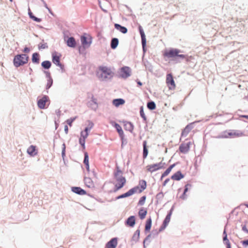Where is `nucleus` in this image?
I'll list each match as a JSON object with an SVG mask.
<instances>
[{
  "mask_svg": "<svg viewBox=\"0 0 248 248\" xmlns=\"http://www.w3.org/2000/svg\"><path fill=\"white\" fill-rule=\"evenodd\" d=\"M199 122V121H196L194 122L188 124L185 127L182 129L181 134V137H186L189 132L194 128V124Z\"/></svg>",
  "mask_w": 248,
  "mask_h": 248,
  "instance_id": "14",
  "label": "nucleus"
},
{
  "mask_svg": "<svg viewBox=\"0 0 248 248\" xmlns=\"http://www.w3.org/2000/svg\"><path fill=\"white\" fill-rule=\"evenodd\" d=\"M152 225V220L151 217L150 216L149 217L147 218V219L146 220L144 228V233L145 234L147 233H150V234H151V235L152 237V238H155L161 232H159V229L157 230L155 229L152 230V231L151 232Z\"/></svg>",
  "mask_w": 248,
  "mask_h": 248,
  "instance_id": "7",
  "label": "nucleus"
},
{
  "mask_svg": "<svg viewBox=\"0 0 248 248\" xmlns=\"http://www.w3.org/2000/svg\"><path fill=\"white\" fill-rule=\"evenodd\" d=\"M115 75L110 67L104 65H100L98 67V71H96V77L101 81H107L111 80Z\"/></svg>",
  "mask_w": 248,
  "mask_h": 248,
  "instance_id": "4",
  "label": "nucleus"
},
{
  "mask_svg": "<svg viewBox=\"0 0 248 248\" xmlns=\"http://www.w3.org/2000/svg\"><path fill=\"white\" fill-rule=\"evenodd\" d=\"M89 104L91 108L94 111H96L98 107L97 99L93 94L91 101L89 102Z\"/></svg>",
  "mask_w": 248,
  "mask_h": 248,
  "instance_id": "24",
  "label": "nucleus"
},
{
  "mask_svg": "<svg viewBox=\"0 0 248 248\" xmlns=\"http://www.w3.org/2000/svg\"><path fill=\"white\" fill-rule=\"evenodd\" d=\"M166 82L169 90H172L175 88L176 85L173 76L171 73L167 74Z\"/></svg>",
  "mask_w": 248,
  "mask_h": 248,
  "instance_id": "12",
  "label": "nucleus"
},
{
  "mask_svg": "<svg viewBox=\"0 0 248 248\" xmlns=\"http://www.w3.org/2000/svg\"><path fill=\"white\" fill-rule=\"evenodd\" d=\"M164 197V193L162 191H160L159 193H158L156 196L155 198L156 200H158L161 201V200L163 199V198Z\"/></svg>",
  "mask_w": 248,
  "mask_h": 248,
  "instance_id": "50",
  "label": "nucleus"
},
{
  "mask_svg": "<svg viewBox=\"0 0 248 248\" xmlns=\"http://www.w3.org/2000/svg\"><path fill=\"white\" fill-rule=\"evenodd\" d=\"M30 57L28 54L18 53L13 58V65L16 68H17L28 63Z\"/></svg>",
  "mask_w": 248,
  "mask_h": 248,
  "instance_id": "5",
  "label": "nucleus"
},
{
  "mask_svg": "<svg viewBox=\"0 0 248 248\" xmlns=\"http://www.w3.org/2000/svg\"><path fill=\"white\" fill-rule=\"evenodd\" d=\"M62 55L61 53L54 51L51 53L52 62L56 65L61 62Z\"/></svg>",
  "mask_w": 248,
  "mask_h": 248,
  "instance_id": "17",
  "label": "nucleus"
},
{
  "mask_svg": "<svg viewBox=\"0 0 248 248\" xmlns=\"http://www.w3.org/2000/svg\"><path fill=\"white\" fill-rule=\"evenodd\" d=\"M242 227V231L244 232L245 233H247L248 234V229L247 227V226H246V224H242L241 225Z\"/></svg>",
  "mask_w": 248,
  "mask_h": 248,
  "instance_id": "61",
  "label": "nucleus"
},
{
  "mask_svg": "<svg viewBox=\"0 0 248 248\" xmlns=\"http://www.w3.org/2000/svg\"><path fill=\"white\" fill-rule=\"evenodd\" d=\"M240 243L244 248L248 247V239L242 240L240 242Z\"/></svg>",
  "mask_w": 248,
  "mask_h": 248,
  "instance_id": "58",
  "label": "nucleus"
},
{
  "mask_svg": "<svg viewBox=\"0 0 248 248\" xmlns=\"http://www.w3.org/2000/svg\"><path fill=\"white\" fill-rule=\"evenodd\" d=\"M83 163L85 165L88 174L89 175L91 170L90 169L89 156L87 152H84V159Z\"/></svg>",
  "mask_w": 248,
  "mask_h": 248,
  "instance_id": "20",
  "label": "nucleus"
},
{
  "mask_svg": "<svg viewBox=\"0 0 248 248\" xmlns=\"http://www.w3.org/2000/svg\"><path fill=\"white\" fill-rule=\"evenodd\" d=\"M84 182L86 186L89 188H91L93 185V182L90 177L84 176Z\"/></svg>",
  "mask_w": 248,
  "mask_h": 248,
  "instance_id": "34",
  "label": "nucleus"
},
{
  "mask_svg": "<svg viewBox=\"0 0 248 248\" xmlns=\"http://www.w3.org/2000/svg\"><path fill=\"white\" fill-rule=\"evenodd\" d=\"M136 223V217L134 215L130 216L124 221L125 226L129 228H133Z\"/></svg>",
  "mask_w": 248,
  "mask_h": 248,
  "instance_id": "15",
  "label": "nucleus"
},
{
  "mask_svg": "<svg viewBox=\"0 0 248 248\" xmlns=\"http://www.w3.org/2000/svg\"><path fill=\"white\" fill-rule=\"evenodd\" d=\"M170 217H169L167 216H166L165 218L164 219L163 222L164 224H166V225L168 226L170 221Z\"/></svg>",
  "mask_w": 248,
  "mask_h": 248,
  "instance_id": "55",
  "label": "nucleus"
},
{
  "mask_svg": "<svg viewBox=\"0 0 248 248\" xmlns=\"http://www.w3.org/2000/svg\"><path fill=\"white\" fill-rule=\"evenodd\" d=\"M81 45L78 44V50L79 54L86 55V50L89 48L93 42V37L89 33L84 32L80 37Z\"/></svg>",
  "mask_w": 248,
  "mask_h": 248,
  "instance_id": "3",
  "label": "nucleus"
},
{
  "mask_svg": "<svg viewBox=\"0 0 248 248\" xmlns=\"http://www.w3.org/2000/svg\"><path fill=\"white\" fill-rule=\"evenodd\" d=\"M178 163H179V162H177L172 164H171L169 166L168 169L171 171L172 169Z\"/></svg>",
  "mask_w": 248,
  "mask_h": 248,
  "instance_id": "63",
  "label": "nucleus"
},
{
  "mask_svg": "<svg viewBox=\"0 0 248 248\" xmlns=\"http://www.w3.org/2000/svg\"><path fill=\"white\" fill-rule=\"evenodd\" d=\"M31 62L33 63L38 64L40 63V55L38 52H34L31 55Z\"/></svg>",
  "mask_w": 248,
  "mask_h": 248,
  "instance_id": "27",
  "label": "nucleus"
},
{
  "mask_svg": "<svg viewBox=\"0 0 248 248\" xmlns=\"http://www.w3.org/2000/svg\"><path fill=\"white\" fill-rule=\"evenodd\" d=\"M63 35V40L64 43L66 44L67 46L75 48L78 47V43L75 38L73 36H69L68 34L70 33L68 30H64L62 32Z\"/></svg>",
  "mask_w": 248,
  "mask_h": 248,
  "instance_id": "8",
  "label": "nucleus"
},
{
  "mask_svg": "<svg viewBox=\"0 0 248 248\" xmlns=\"http://www.w3.org/2000/svg\"><path fill=\"white\" fill-rule=\"evenodd\" d=\"M125 103V100L121 98H115L112 101V105L116 108H118L120 106L124 105Z\"/></svg>",
  "mask_w": 248,
  "mask_h": 248,
  "instance_id": "25",
  "label": "nucleus"
},
{
  "mask_svg": "<svg viewBox=\"0 0 248 248\" xmlns=\"http://www.w3.org/2000/svg\"><path fill=\"white\" fill-rule=\"evenodd\" d=\"M123 174V171L118 164H116L113 175L117 183L114 185L113 188L108 191L109 193H115L122 189L125 185L126 179Z\"/></svg>",
  "mask_w": 248,
  "mask_h": 248,
  "instance_id": "2",
  "label": "nucleus"
},
{
  "mask_svg": "<svg viewBox=\"0 0 248 248\" xmlns=\"http://www.w3.org/2000/svg\"><path fill=\"white\" fill-rule=\"evenodd\" d=\"M183 51L173 47H170L164 50L163 53V56L165 58H168L171 61H173L175 63H178L181 62L185 60L186 62L188 63L194 59L192 56H188L187 54H182Z\"/></svg>",
  "mask_w": 248,
  "mask_h": 248,
  "instance_id": "1",
  "label": "nucleus"
},
{
  "mask_svg": "<svg viewBox=\"0 0 248 248\" xmlns=\"http://www.w3.org/2000/svg\"><path fill=\"white\" fill-rule=\"evenodd\" d=\"M148 147L143 148V152H142V157L143 159H145L147 158L148 155Z\"/></svg>",
  "mask_w": 248,
  "mask_h": 248,
  "instance_id": "49",
  "label": "nucleus"
},
{
  "mask_svg": "<svg viewBox=\"0 0 248 248\" xmlns=\"http://www.w3.org/2000/svg\"><path fill=\"white\" fill-rule=\"evenodd\" d=\"M52 66V62L50 61L45 60L41 62V66L45 70H48Z\"/></svg>",
  "mask_w": 248,
  "mask_h": 248,
  "instance_id": "33",
  "label": "nucleus"
},
{
  "mask_svg": "<svg viewBox=\"0 0 248 248\" xmlns=\"http://www.w3.org/2000/svg\"><path fill=\"white\" fill-rule=\"evenodd\" d=\"M88 125L84 128V131L85 132H87L90 134L91 130L93 128L94 126V123L91 120H88Z\"/></svg>",
  "mask_w": 248,
  "mask_h": 248,
  "instance_id": "39",
  "label": "nucleus"
},
{
  "mask_svg": "<svg viewBox=\"0 0 248 248\" xmlns=\"http://www.w3.org/2000/svg\"><path fill=\"white\" fill-rule=\"evenodd\" d=\"M185 175L183 174L181 170H179L173 173L170 177V179L174 181H179L183 179Z\"/></svg>",
  "mask_w": 248,
  "mask_h": 248,
  "instance_id": "22",
  "label": "nucleus"
},
{
  "mask_svg": "<svg viewBox=\"0 0 248 248\" xmlns=\"http://www.w3.org/2000/svg\"><path fill=\"white\" fill-rule=\"evenodd\" d=\"M50 103V100L47 95H42L37 98V105L39 108L44 109L48 108Z\"/></svg>",
  "mask_w": 248,
  "mask_h": 248,
  "instance_id": "10",
  "label": "nucleus"
},
{
  "mask_svg": "<svg viewBox=\"0 0 248 248\" xmlns=\"http://www.w3.org/2000/svg\"><path fill=\"white\" fill-rule=\"evenodd\" d=\"M57 66L59 67L62 73L65 72V65L63 63L60 62L56 65Z\"/></svg>",
  "mask_w": 248,
  "mask_h": 248,
  "instance_id": "53",
  "label": "nucleus"
},
{
  "mask_svg": "<svg viewBox=\"0 0 248 248\" xmlns=\"http://www.w3.org/2000/svg\"><path fill=\"white\" fill-rule=\"evenodd\" d=\"M117 77L119 78L126 79L131 75V69L130 67L123 66L119 68Z\"/></svg>",
  "mask_w": 248,
  "mask_h": 248,
  "instance_id": "11",
  "label": "nucleus"
},
{
  "mask_svg": "<svg viewBox=\"0 0 248 248\" xmlns=\"http://www.w3.org/2000/svg\"><path fill=\"white\" fill-rule=\"evenodd\" d=\"M140 227L137 229V230L134 232L131 239V245H133L135 243L139 242L140 237Z\"/></svg>",
  "mask_w": 248,
  "mask_h": 248,
  "instance_id": "21",
  "label": "nucleus"
},
{
  "mask_svg": "<svg viewBox=\"0 0 248 248\" xmlns=\"http://www.w3.org/2000/svg\"><path fill=\"white\" fill-rule=\"evenodd\" d=\"M78 118V116H76L75 117H70V118L66 120V122L67 123V124L69 126H72V124L75 121V120Z\"/></svg>",
  "mask_w": 248,
  "mask_h": 248,
  "instance_id": "44",
  "label": "nucleus"
},
{
  "mask_svg": "<svg viewBox=\"0 0 248 248\" xmlns=\"http://www.w3.org/2000/svg\"><path fill=\"white\" fill-rule=\"evenodd\" d=\"M89 135V133L85 132L84 130H81L80 132V137L79 138H81L82 139L86 140L88 137Z\"/></svg>",
  "mask_w": 248,
  "mask_h": 248,
  "instance_id": "47",
  "label": "nucleus"
},
{
  "mask_svg": "<svg viewBox=\"0 0 248 248\" xmlns=\"http://www.w3.org/2000/svg\"><path fill=\"white\" fill-rule=\"evenodd\" d=\"M130 196H130V193L129 192V191L128 190L127 192L116 196L114 199H111L109 201V202H112L114 201H116V200H119L121 199L126 198L129 197Z\"/></svg>",
  "mask_w": 248,
  "mask_h": 248,
  "instance_id": "32",
  "label": "nucleus"
},
{
  "mask_svg": "<svg viewBox=\"0 0 248 248\" xmlns=\"http://www.w3.org/2000/svg\"><path fill=\"white\" fill-rule=\"evenodd\" d=\"M146 196L145 195L141 196L138 202V205L142 206L144 204L146 200Z\"/></svg>",
  "mask_w": 248,
  "mask_h": 248,
  "instance_id": "43",
  "label": "nucleus"
},
{
  "mask_svg": "<svg viewBox=\"0 0 248 248\" xmlns=\"http://www.w3.org/2000/svg\"><path fill=\"white\" fill-rule=\"evenodd\" d=\"M71 190L72 192L80 196H83L87 194V191L80 186H71Z\"/></svg>",
  "mask_w": 248,
  "mask_h": 248,
  "instance_id": "19",
  "label": "nucleus"
},
{
  "mask_svg": "<svg viewBox=\"0 0 248 248\" xmlns=\"http://www.w3.org/2000/svg\"><path fill=\"white\" fill-rule=\"evenodd\" d=\"M162 162L161 161L159 163H154L150 165H148L147 166V170L150 172L151 173H153L155 171L159 170L162 169H164L165 167L163 166H162Z\"/></svg>",
  "mask_w": 248,
  "mask_h": 248,
  "instance_id": "13",
  "label": "nucleus"
},
{
  "mask_svg": "<svg viewBox=\"0 0 248 248\" xmlns=\"http://www.w3.org/2000/svg\"><path fill=\"white\" fill-rule=\"evenodd\" d=\"M22 52L24 53L23 54H28L31 51V48L29 47H28L27 46H25L22 49Z\"/></svg>",
  "mask_w": 248,
  "mask_h": 248,
  "instance_id": "57",
  "label": "nucleus"
},
{
  "mask_svg": "<svg viewBox=\"0 0 248 248\" xmlns=\"http://www.w3.org/2000/svg\"><path fill=\"white\" fill-rule=\"evenodd\" d=\"M119 43V41L118 38L112 37L110 43V48L113 50L116 49L118 46Z\"/></svg>",
  "mask_w": 248,
  "mask_h": 248,
  "instance_id": "31",
  "label": "nucleus"
},
{
  "mask_svg": "<svg viewBox=\"0 0 248 248\" xmlns=\"http://www.w3.org/2000/svg\"><path fill=\"white\" fill-rule=\"evenodd\" d=\"M48 46L46 43H40L38 45V48L39 50L48 48Z\"/></svg>",
  "mask_w": 248,
  "mask_h": 248,
  "instance_id": "45",
  "label": "nucleus"
},
{
  "mask_svg": "<svg viewBox=\"0 0 248 248\" xmlns=\"http://www.w3.org/2000/svg\"><path fill=\"white\" fill-rule=\"evenodd\" d=\"M147 214V209L144 207H140L138 212V216L141 220L144 219Z\"/></svg>",
  "mask_w": 248,
  "mask_h": 248,
  "instance_id": "30",
  "label": "nucleus"
},
{
  "mask_svg": "<svg viewBox=\"0 0 248 248\" xmlns=\"http://www.w3.org/2000/svg\"><path fill=\"white\" fill-rule=\"evenodd\" d=\"M121 141V149H123L124 146L127 144V140L125 137L124 138H123L122 139L120 140Z\"/></svg>",
  "mask_w": 248,
  "mask_h": 248,
  "instance_id": "54",
  "label": "nucleus"
},
{
  "mask_svg": "<svg viewBox=\"0 0 248 248\" xmlns=\"http://www.w3.org/2000/svg\"><path fill=\"white\" fill-rule=\"evenodd\" d=\"M27 153L30 156L34 157L38 153V150L36 146L34 145H31L27 149Z\"/></svg>",
  "mask_w": 248,
  "mask_h": 248,
  "instance_id": "23",
  "label": "nucleus"
},
{
  "mask_svg": "<svg viewBox=\"0 0 248 248\" xmlns=\"http://www.w3.org/2000/svg\"><path fill=\"white\" fill-rule=\"evenodd\" d=\"M118 133L119 134V136L120 137V140L125 137V135L123 130L118 132Z\"/></svg>",
  "mask_w": 248,
  "mask_h": 248,
  "instance_id": "64",
  "label": "nucleus"
},
{
  "mask_svg": "<svg viewBox=\"0 0 248 248\" xmlns=\"http://www.w3.org/2000/svg\"><path fill=\"white\" fill-rule=\"evenodd\" d=\"M175 203H174L172 206L171 207L170 209L168 211L167 214L166 216L170 217L172 216V213L174 211V208H175Z\"/></svg>",
  "mask_w": 248,
  "mask_h": 248,
  "instance_id": "52",
  "label": "nucleus"
},
{
  "mask_svg": "<svg viewBox=\"0 0 248 248\" xmlns=\"http://www.w3.org/2000/svg\"><path fill=\"white\" fill-rule=\"evenodd\" d=\"M118 238L117 237L111 238L106 244L104 248H116L118 245Z\"/></svg>",
  "mask_w": 248,
  "mask_h": 248,
  "instance_id": "18",
  "label": "nucleus"
},
{
  "mask_svg": "<svg viewBox=\"0 0 248 248\" xmlns=\"http://www.w3.org/2000/svg\"><path fill=\"white\" fill-rule=\"evenodd\" d=\"M242 135H243V133L240 131L236 130H228L223 131L216 138L217 139L232 138L234 137H239Z\"/></svg>",
  "mask_w": 248,
  "mask_h": 248,
  "instance_id": "6",
  "label": "nucleus"
},
{
  "mask_svg": "<svg viewBox=\"0 0 248 248\" xmlns=\"http://www.w3.org/2000/svg\"><path fill=\"white\" fill-rule=\"evenodd\" d=\"M111 124L115 128L118 133L123 130L122 126L116 122L112 121Z\"/></svg>",
  "mask_w": 248,
  "mask_h": 248,
  "instance_id": "41",
  "label": "nucleus"
},
{
  "mask_svg": "<svg viewBox=\"0 0 248 248\" xmlns=\"http://www.w3.org/2000/svg\"><path fill=\"white\" fill-rule=\"evenodd\" d=\"M143 56L147 51V40L141 41Z\"/></svg>",
  "mask_w": 248,
  "mask_h": 248,
  "instance_id": "46",
  "label": "nucleus"
},
{
  "mask_svg": "<svg viewBox=\"0 0 248 248\" xmlns=\"http://www.w3.org/2000/svg\"><path fill=\"white\" fill-rule=\"evenodd\" d=\"M179 149L181 153L184 154H186L189 151V147L188 145H186L185 143H182L179 146Z\"/></svg>",
  "mask_w": 248,
  "mask_h": 248,
  "instance_id": "35",
  "label": "nucleus"
},
{
  "mask_svg": "<svg viewBox=\"0 0 248 248\" xmlns=\"http://www.w3.org/2000/svg\"><path fill=\"white\" fill-rule=\"evenodd\" d=\"M53 83V78L47 79V83L46 85V93H48V90L52 86Z\"/></svg>",
  "mask_w": 248,
  "mask_h": 248,
  "instance_id": "42",
  "label": "nucleus"
},
{
  "mask_svg": "<svg viewBox=\"0 0 248 248\" xmlns=\"http://www.w3.org/2000/svg\"><path fill=\"white\" fill-rule=\"evenodd\" d=\"M114 26L115 29L123 34H125L128 31V29L126 27L123 26L120 24L114 23Z\"/></svg>",
  "mask_w": 248,
  "mask_h": 248,
  "instance_id": "28",
  "label": "nucleus"
},
{
  "mask_svg": "<svg viewBox=\"0 0 248 248\" xmlns=\"http://www.w3.org/2000/svg\"><path fill=\"white\" fill-rule=\"evenodd\" d=\"M190 181L188 182L187 184L185 185L184 188V192H187L189 189L192 187V185L189 183Z\"/></svg>",
  "mask_w": 248,
  "mask_h": 248,
  "instance_id": "48",
  "label": "nucleus"
},
{
  "mask_svg": "<svg viewBox=\"0 0 248 248\" xmlns=\"http://www.w3.org/2000/svg\"><path fill=\"white\" fill-rule=\"evenodd\" d=\"M28 14L29 18L35 22L40 23L42 21V19L41 18L37 17L34 16L30 7H29L28 9Z\"/></svg>",
  "mask_w": 248,
  "mask_h": 248,
  "instance_id": "26",
  "label": "nucleus"
},
{
  "mask_svg": "<svg viewBox=\"0 0 248 248\" xmlns=\"http://www.w3.org/2000/svg\"><path fill=\"white\" fill-rule=\"evenodd\" d=\"M187 196L186 194V192H184L182 193V194L180 195L179 198L183 200H186L187 199Z\"/></svg>",
  "mask_w": 248,
  "mask_h": 248,
  "instance_id": "59",
  "label": "nucleus"
},
{
  "mask_svg": "<svg viewBox=\"0 0 248 248\" xmlns=\"http://www.w3.org/2000/svg\"><path fill=\"white\" fill-rule=\"evenodd\" d=\"M171 171L167 168L162 173V177L168 176Z\"/></svg>",
  "mask_w": 248,
  "mask_h": 248,
  "instance_id": "60",
  "label": "nucleus"
},
{
  "mask_svg": "<svg viewBox=\"0 0 248 248\" xmlns=\"http://www.w3.org/2000/svg\"><path fill=\"white\" fill-rule=\"evenodd\" d=\"M61 155L64 164L66 166L68 161L66 158V144L64 142L62 144Z\"/></svg>",
  "mask_w": 248,
  "mask_h": 248,
  "instance_id": "29",
  "label": "nucleus"
},
{
  "mask_svg": "<svg viewBox=\"0 0 248 248\" xmlns=\"http://www.w3.org/2000/svg\"><path fill=\"white\" fill-rule=\"evenodd\" d=\"M138 31L141 37V41L146 40V35L142 27L139 24L138 26Z\"/></svg>",
  "mask_w": 248,
  "mask_h": 248,
  "instance_id": "36",
  "label": "nucleus"
},
{
  "mask_svg": "<svg viewBox=\"0 0 248 248\" xmlns=\"http://www.w3.org/2000/svg\"><path fill=\"white\" fill-rule=\"evenodd\" d=\"M147 185V182L145 180H140L139 182L138 185L135 186L128 190L130 196H132L136 193H141L146 188Z\"/></svg>",
  "mask_w": 248,
  "mask_h": 248,
  "instance_id": "9",
  "label": "nucleus"
},
{
  "mask_svg": "<svg viewBox=\"0 0 248 248\" xmlns=\"http://www.w3.org/2000/svg\"><path fill=\"white\" fill-rule=\"evenodd\" d=\"M140 114L143 120V122L147 124L148 123L147 118L144 112V108L143 106L140 107Z\"/></svg>",
  "mask_w": 248,
  "mask_h": 248,
  "instance_id": "37",
  "label": "nucleus"
},
{
  "mask_svg": "<svg viewBox=\"0 0 248 248\" xmlns=\"http://www.w3.org/2000/svg\"><path fill=\"white\" fill-rule=\"evenodd\" d=\"M147 108L151 111L155 110L156 108V104L154 101L150 100L147 103Z\"/></svg>",
  "mask_w": 248,
  "mask_h": 248,
  "instance_id": "38",
  "label": "nucleus"
},
{
  "mask_svg": "<svg viewBox=\"0 0 248 248\" xmlns=\"http://www.w3.org/2000/svg\"><path fill=\"white\" fill-rule=\"evenodd\" d=\"M223 242L225 245L230 243L229 240L227 237V233L226 227H225V228H224V229L223 230Z\"/></svg>",
  "mask_w": 248,
  "mask_h": 248,
  "instance_id": "40",
  "label": "nucleus"
},
{
  "mask_svg": "<svg viewBox=\"0 0 248 248\" xmlns=\"http://www.w3.org/2000/svg\"><path fill=\"white\" fill-rule=\"evenodd\" d=\"M168 226L166 224H164L163 223H162L161 225L160 226V228H159V232H163L165 229L167 228Z\"/></svg>",
  "mask_w": 248,
  "mask_h": 248,
  "instance_id": "62",
  "label": "nucleus"
},
{
  "mask_svg": "<svg viewBox=\"0 0 248 248\" xmlns=\"http://www.w3.org/2000/svg\"><path fill=\"white\" fill-rule=\"evenodd\" d=\"M150 233L145 237L143 241L144 242H146V245L148 246L150 243L151 242V238H152L151 235Z\"/></svg>",
  "mask_w": 248,
  "mask_h": 248,
  "instance_id": "51",
  "label": "nucleus"
},
{
  "mask_svg": "<svg viewBox=\"0 0 248 248\" xmlns=\"http://www.w3.org/2000/svg\"><path fill=\"white\" fill-rule=\"evenodd\" d=\"M44 73H45V74L46 75V77L47 78V79L52 78L51 76V73L49 71L45 70L44 71Z\"/></svg>",
  "mask_w": 248,
  "mask_h": 248,
  "instance_id": "56",
  "label": "nucleus"
},
{
  "mask_svg": "<svg viewBox=\"0 0 248 248\" xmlns=\"http://www.w3.org/2000/svg\"><path fill=\"white\" fill-rule=\"evenodd\" d=\"M119 122L121 123L124 124V127L125 130L129 131L131 133H133L134 125L131 122L125 120H123Z\"/></svg>",
  "mask_w": 248,
  "mask_h": 248,
  "instance_id": "16",
  "label": "nucleus"
}]
</instances>
